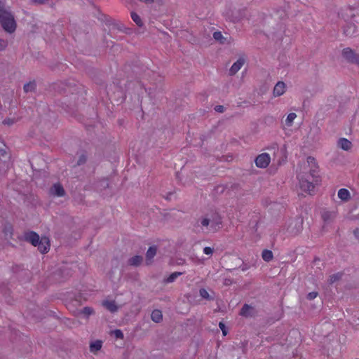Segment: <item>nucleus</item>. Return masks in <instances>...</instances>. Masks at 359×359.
Listing matches in <instances>:
<instances>
[{"label":"nucleus","instance_id":"f257e3e1","mask_svg":"<svg viewBox=\"0 0 359 359\" xmlns=\"http://www.w3.org/2000/svg\"><path fill=\"white\" fill-rule=\"evenodd\" d=\"M194 226L203 233H216L222 227V217L217 212L206 213L196 219Z\"/></svg>","mask_w":359,"mask_h":359},{"label":"nucleus","instance_id":"f03ea898","mask_svg":"<svg viewBox=\"0 0 359 359\" xmlns=\"http://www.w3.org/2000/svg\"><path fill=\"white\" fill-rule=\"evenodd\" d=\"M54 88L59 93L69 94V97L65 101V103L68 102L67 107L76 104L79 99V95H82V91L79 90L76 86H72L63 83L55 84Z\"/></svg>","mask_w":359,"mask_h":359},{"label":"nucleus","instance_id":"7ed1b4c3","mask_svg":"<svg viewBox=\"0 0 359 359\" xmlns=\"http://www.w3.org/2000/svg\"><path fill=\"white\" fill-rule=\"evenodd\" d=\"M0 23L4 30L8 33H13L17 27L14 15L7 10L0 15Z\"/></svg>","mask_w":359,"mask_h":359},{"label":"nucleus","instance_id":"20e7f679","mask_svg":"<svg viewBox=\"0 0 359 359\" xmlns=\"http://www.w3.org/2000/svg\"><path fill=\"white\" fill-rule=\"evenodd\" d=\"M303 229V219L297 217L292 219L287 225V231L289 234L295 236Z\"/></svg>","mask_w":359,"mask_h":359},{"label":"nucleus","instance_id":"39448f33","mask_svg":"<svg viewBox=\"0 0 359 359\" xmlns=\"http://www.w3.org/2000/svg\"><path fill=\"white\" fill-rule=\"evenodd\" d=\"M299 179L300 187L303 191L311 193L313 190L315 181L313 180L311 181L309 177H304V175L299 176Z\"/></svg>","mask_w":359,"mask_h":359},{"label":"nucleus","instance_id":"423d86ee","mask_svg":"<svg viewBox=\"0 0 359 359\" xmlns=\"http://www.w3.org/2000/svg\"><path fill=\"white\" fill-rule=\"evenodd\" d=\"M270 161L271 158L269 154L267 153H263L256 157L255 162L257 167L260 168H265L269 165Z\"/></svg>","mask_w":359,"mask_h":359},{"label":"nucleus","instance_id":"0eeeda50","mask_svg":"<svg viewBox=\"0 0 359 359\" xmlns=\"http://www.w3.org/2000/svg\"><path fill=\"white\" fill-rule=\"evenodd\" d=\"M342 55L348 62L359 64V55L355 54L350 48H344L342 51Z\"/></svg>","mask_w":359,"mask_h":359},{"label":"nucleus","instance_id":"6e6552de","mask_svg":"<svg viewBox=\"0 0 359 359\" xmlns=\"http://www.w3.org/2000/svg\"><path fill=\"white\" fill-rule=\"evenodd\" d=\"M24 240L36 247L39 243L41 238L36 232L31 231L25 233Z\"/></svg>","mask_w":359,"mask_h":359},{"label":"nucleus","instance_id":"1a4fd4ad","mask_svg":"<svg viewBox=\"0 0 359 359\" xmlns=\"http://www.w3.org/2000/svg\"><path fill=\"white\" fill-rule=\"evenodd\" d=\"M307 163L310 164H313L314 168H311L309 174L306 175L305 177H309V179L313 180V181H315V182H318V167L316 166V160L313 157L309 156L307 158Z\"/></svg>","mask_w":359,"mask_h":359},{"label":"nucleus","instance_id":"9d476101","mask_svg":"<svg viewBox=\"0 0 359 359\" xmlns=\"http://www.w3.org/2000/svg\"><path fill=\"white\" fill-rule=\"evenodd\" d=\"M255 308L249 304H245L243 306V307L240 311V315L243 317H245V318L252 317L255 316Z\"/></svg>","mask_w":359,"mask_h":359},{"label":"nucleus","instance_id":"9b49d317","mask_svg":"<svg viewBox=\"0 0 359 359\" xmlns=\"http://www.w3.org/2000/svg\"><path fill=\"white\" fill-rule=\"evenodd\" d=\"M50 194L54 196H63L65 191L60 184H54L50 189Z\"/></svg>","mask_w":359,"mask_h":359},{"label":"nucleus","instance_id":"f8f14e48","mask_svg":"<svg viewBox=\"0 0 359 359\" xmlns=\"http://www.w3.org/2000/svg\"><path fill=\"white\" fill-rule=\"evenodd\" d=\"M245 60L244 58L240 57L236 62L233 64V65L229 69V74L230 76L235 75L245 64Z\"/></svg>","mask_w":359,"mask_h":359},{"label":"nucleus","instance_id":"ddd939ff","mask_svg":"<svg viewBox=\"0 0 359 359\" xmlns=\"http://www.w3.org/2000/svg\"><path fill=\"white\" fill-rule=\"evenodd\" d=\"M285 83L283 81H278L273 88V94L275 97H278L284 94L285 91Z\"/></svg>","mask_w":359,"mask_h":359},{"label":"nucleus","instance_id":"4468645a","mask_svg":"<svg viewBox=\"0 0 359 359\" xmlns=\"http://www.w3.org/2000/svg\"><path fill=\"white\" fill-rule=\"evenodd\" d=\"M36 246L41 253L44 254L48 252L50 246L48 239L46 237L41 238L39 243L37 244Z\"/></svg>","mask_w":359,"mask_h":359},{"label":"nucleus","instance_id":"2eb2a0df","mask_svg":"<svg viewBox=\"0 0 359 359\" xmlns=\"http://www.w3.org/2000/svg\"><path fill=\"white\" fill-rule=\"evenodd\" d=\"M357 27L353 23H348L344 27V34L347 36H352L356 33Z\"/></svg>","mask_w":359,"mask_h":359},{"label":"nucleus","instance_id":"dca6fc26","mask_svg":"<svg viewBox=\"0 0 359 359\" xmlns=\"http://www.w3.org/2000/svg\"><path fill=\"white\" fill-rule=\"evenodd\" d=\"M157 252V247L155 245L149 248L146 252L147 264H150L151 259L154 257Z\"/></svg>","mask_w":359,"mask_h":359},{"label":"nucleus","instance_id":"f3484780","mask_svg":"<svg viewBox=\"0 0 359 359\" xmlns=\"http://www.w3.org/2000/svg\"><path fill=\"white\" fill-rule=\"evenodd\" d=\"M337 145L341 149L348 151L352 147V143L346 138H340L338 140Z\"/></svg>","mask_w":359,"mask_h":359},{"label":"nucleus","instance_id":"a211bd4d","mask_svg":"<svg viewBox=\"0 0 359 359\" xmlns=\"http://www.w3.org/2000/svg\"><path fill=\"white\" fill-rule=\"evenodd\" d=\"M143 262V257L140 255H135L128 260V264L131 266H139Z\"/></svg>","mask_w":359,"mask_h":359},{"label":"nucleus","instance_id":"6ab92c4d","mask_svg":"<svg viewBox=\"0 0 359 359\" xmlns=\"http://www.w3.org/2000/svg\"><path fill=\"white\" fill-rule=\"evenodd\" d=\"M337 213L334 211H325L322 213V218L325 222H331L336 217Z\"/></svg>","mask_w":359,"mask_h":359},{"label":"nucleus","instance_id":"aec40b11","mask_svg":"<svg viewBox=\"0 0 359 359\" xmlns=\"http://www.w3.org/2000/svg\"><path fill=\"white\" fill-rule=\"evenodd\" d=\"M338 197L343 201H348L350 199V193L346 189H340L338 191Z\"/></svg>","mask_w":359,"mask_h":359},{"label":"nucleus","instance_id":"412c9836","mask_svg":"<svg viewBox=\"0 0 359 359\" xmlns=\"http://www.w3.org/2000/svg\"><path fill=\"white\" fill-rule=\"evenodd\" d=\"M102 304L108 311L112 313L116 312L118 310V306L114 301H104Z\"/></svg>","mask_w":359,"mask_h":359},{"label":"nucleus","instance_id":"4be33fe9","mask_svg":"<svg viewBox=\"0 0 359 359\" xmlns=\"http://www.w3.org/2000/svg\"><path fill=\"white\" fill-rule=\"evenodd\" d=\"M36 83L35 81H29L24 85L23 89L25 93L35 92Z\"/></svg>","mask_w":359,"mask_h":359},{"label":"nucleus","instance_id":"5701e85b","mask_svg":"<svg viewBox=\"0 0 359 359\" xmlns=\"http://www.w3.org/2000/svg\"><path fill=\"white\" fill-rule=\"evenodd\" d=\"M151 320L155 323H159L162 320L163 315L160 310H154L151 314Z\"/></svg>","mask_w":359,"mask_h":359},{"label":"nucleus","instance_id":"b1692460","mask_svg":"<svg viewBox=\"0 0 359 359\" xmlns=\"http://www.w3.org/2000/svg\"><path fill=\"white\" fill-rule=\"evenodd\" d=\"M102 346V341L100 340H96L95 341H93L90 343V350L92 353H96Z\"/></svg>","mask_w":359,"mask_h":359},{"label":"nucleus","instance_id":"393cba45","mask_svg":"<svg viewBox=\"0 0 359 359\" xmlns=\"http://www.w3.org/2000/svg\"><path fill=\"white\" fill-rule=\"evenodd\" d=\"M262 259L266 262H270L273 259V252L269 250H264L262 254Z\"/></svg>","mask_w":359,"mask_h":359},{"label":"nucleus","instance_id":"a878e982","mask_svg":"<svg viewBox=\"0 0 359 359\" xmlns=\"http://www.w3.org/2000/svg\"><path fill=\"white\" fill-rule=\"evenodd\" d=\"M342 276H343L342 273H337L331 275L328 280L329 284L332 285L334 283L341 280V278H342Z\"/></svg>","mask_w":359,"mask_h":359},{"label":"nucleus","instance_id":"bb28decb","mask_svg":"<svg viewBox=\"0 0 359 359\" xmlns=\"http://www.w3.org/2000/svg\"><path fill=\"white\" fill-rule=\"evenodd\" d=\"M200 296L207 300L211 301L214 300V297L210 296L208 292L205 288H201L199 290Z\"/></svg>","mask_w":359,"mask_h":359},{"label":"nucleus","instance_id":"cd10ccee","mask_svg":"<svg viewBox=\"0 0 359 359\" xmlns=\"http://www.w3.org/2000/svg\"><path fill=\"white\" fill-rule=\"evenodd\" d=\"M87 158L88 157L86 153L82 152L79 156L76 165L80 166L85 164L87 161Z\"/></svg>","mask_w":359,"mask_h":359},{"label":"nucleus","instance_id":"c85d7f7f","mask_svg":"<svg viewBox=\"0 0 359 359\" xmlns=\"http://www.w3.org/2000/svg\"><path fill=\"white\" fill-rule=\"evenodd\" d=\"M4 233L6 238H11L13 236V227L11 225H6L4 228Z\"/></svg>","mask_w":359,"mask_h":359},{"label":"nucleus","instance_id":"c756f323","mask_svg":"<svg viewBox=\"0 0 359 359\" xmlns=\"http://www.w3.org/2000/svg\"><path fill=\"white\" fill-rule=\"evenodd\" d=\"M131 18L136 23V25L139 27H142L143 25V22L140 18V17L135 12L131 13Z\"/></svg>","mask_w":359,"mask_h":359},{"label":"nucleus","instance_id":"7c9ffc66","mask_svg":"<svg viewBox=\"0 0 359 359\" xmlns=\"http://www.w3.org/2000/svg\"><path fill=\"white\" fill-rule=\"evenodd\" d=\"M297 114L295 113H290L287 115V117L285 120L286 125L287 126H291L294 120L296 118Z\"/></svg>","mask_w":359,"mask_h":359},{"label":"nucleus","instance_id":"2f4dec72","mask_svg":"<svg viewBox=\"0 0 359 359\" xmlns=\"http://www.w3.org/2000/svg\"><path fill=\"white\" fill-rule=\"evenodd\" d=\"M182 273L181 272H174L172 273H171L168 278L167 279H165V282L166 283H172L173 282L178 276H180V275H182Z\"/></svg>","mask_w":359,"mask_h":359},{"label":"nucleus","instance_id":"473e14b6","mask_svg":"<svg viewBox=\"0 0 359 359\" xmlns=\"http://www.w3.org/2000/svg\"><path fill=\"white\" fill-rule=\"evenodd\" d=\"M213 38L216 41H219L221 43H224L225 38L223 37V36L220 32H215L213 33Z\"/></svg>","mask_w":359,"mask_h":359},{"label":"nucleus","instance_id":"72a5a7b5","mask_svg":"<svg viewBox=\"0 0 359 359\" xmlns=\"http://www.w3.org/2000/svg\"><path fill=\"white\" fill-rule=\"evenodd\" d=\"M81 313L84 314L86 316H88L91 315L92 313H93V309L90 307L86 306L82 309Z\"/></svg>","mask_w":359,"mask_h":359},{"label":"nucleus","instance_id":"f704fd0d","mask_svg":"<svg viewBox=\"0 0 359 359\" xmlns=\"http://www.w3.org/2000/svg\"><path fill=\"white\" fill-rule=\"evenodd\" d=\"M8 46V41L0 38V51L4 50Z\"/></svg>","mask_w":359,"mask_h":359},{"label":"nucleus","instance_id":"c9c22d12","mask_svg":"<svg viewBox=\"0 0 359 359\" xmlns=\"http://www.w3.org/2000/svg\"><path fill=\"white\" fill-rule=\"evenodd\" d=\"M109 334L114 337H123V333L121 330H111Z\"/></svg>","mask_w":359,"mask_h":359},{"label":"nucleus","instance_id":"e433bc0d","mask_svg":"<svg viewBox=\"0 0 359 359\" xmlns=\"http://www.w3.org/2000/svg\"><path fill=\"white\" fill-rule=\"evenodd\" d=\"M219 327L221 329V330L222 331L223 336H226L228 334V330H227V328L226 327L225 325L222 322H220L219 323Z\"/></svg>","mask_w":359,"mask_h":359},{"label":"nucleus","instance_id":"4c0bfd02","mask_svg":"<svg viewBox=\"0 0 359 359\" xmlns=\"http://www.w3.org/2000/svg\"><path fill=\"white\" fill-rule=\"evenodd\" d=\"M318 293L317 292H311L307 294L306 297L309 300H313L318 296Z\"/></svg>","mask_w":359,"mask_h":359},{"label":"nucleus","instance_id":"58836bf2","mask_svg":"<svg viewBox=\"0 0 359 359\" xmlns=\"http://www.w3.org/2000/svg\"><path fill=\"white\" fill-rule=\"evenodd\" d=\"M203 252L208 255H212L213 253V248L210 247H205L203 249Z\"/></svg>","mask_w":359,"mask_h":359},{"label":"nucleus","instance_id":"ea45409f","mask_svg":"<svg viewBox=\"0 0 359 359\" xmlns=\"http://www.w3.org/2000/svg\"><path fill=\"white\" fill-rule=\"evenodd\" d=\"M13 123H14V120L11 119V118H6L3 121V123L4 125H8V126H11L12 124H13Z\"/></svg>","mask_w":359,"mask_h":359},{"label":"nucleus","instance_id":"a19ab883","mask_svg":"<svg viewBox=\"0 0 359 359\" xmlns=\"http://www.w3.org/2000/svg\"><path fill=\"white\" fill-rule=\"evenodd\" d=\"M215 110L217 112H220V113H222L224 112V106L222 105H217L215 107Z\"/></svg>","mask_w":359,"mask_h":359},{"label":"nucleus","instance_id":"79ce46f5","mask_svg":"<svg viewBox=\"0 0 359 359\" xmlns=\"http://www.w3.org/2000/svg\"><path fill=\"white\" fill-rule=\"evenodd\" d=\"M234 261H235V262L236 263V266H238V265H239V264L241 263V259L239 257H235V258H234ZM236 268V266H235V267H234V268H233V269H226V270H228V271H232L233 269H235Z\"/></svg>","mask_w":359,"mask_h":359},{"label":"nucleus","instance_id":"37998d69","mask_svg":"<svg viewBox=\"0 0 359 359\" xmlns=\"http://www.w3.org/2000/svg\"><path fill=\"white\" fill-rule=\"evenodd\" d=\"M238 266L240 268H241V270L243 271H245L248 270L250 268L248 264H244L243 262L242 265H239Z\"/></svg>","mask_w":359,"mask_h":359},{"label":"nucleus","instance_id":"c03bdc74","mask_svg":"<svg viewBox=\"0 0 359 359\" xmlns=\"http://www.w3.org/2000/svg\"><path fill=\"white\" fill-rule=\"evenodd\" d=\"M6 11L4 4L0 1V15Z\"/></svg>","mask_w":359,"mask_h":359},{"label":"nucleus","instance_id":"a18cd8bd","mask_svg":"<svg viewBox=\"0 0 359 359\" xmlns=\"http://www.w3.org/2000/svg\"><path fill=\"white\" fill-rule=\"evenodd\" d=\"M232 283H233V281H232V280H231V279H230V278H226V279H224V284L225 285H231V284H232Z\"/></svg>","mask_w":359,"mask_h":359},{"label":"nucleus","instance_id":"49530a36","mask_svg":"<svg viewBox=\"0 0 359 359\" xmlns=\"http://www.w3.org/2000/svg\"><path fill=\"white\" fill-rule=\"evenodd\" d=\"M33 3L36 4H43L46 2L48 0H32Z\"/></svg>","mask_w":359,"mask_h":359},{"label":"nucleus","instance_id":"de8ad7c7","mask_svg":"<svg viewBox=\"0 0 359 359\" xmlns=\"http://www.w3.org/2000/svg\"><path fill=\"white\" fill-rule=\"evenodd\" d=\"M353 234L355 238L359 240V228H357L353 231Z\"/></svg>","mask_w":359,"mask_h":359},{"label":"nucleus","instance_id":"09e8293b","mask_svg":"<svg viewBox=\"0 0 359 359\" xmlns=\"http://www.w3.org/2000/svg\"><path fill=\"white\" fill-rule=\"evenodd\" d=\"M140 1L147 3V4H151L154 1V0H140Z\"/></svg>","mask_w":359,"mask_h":359},{"label":"nucleus","instance_id":"8fccbe9b","mask_svg":"<svg viewBox=\"0 0 359 359\" xmlns=\"http://www.w3.org/2000/svg\"><path fill=\"white\" fill-rule=\"evenodd\" d=\"M6 154V151L3 149H0V156H4Z\"/></svg>","mask_w":359,"mask_h":359}]
</instances>
